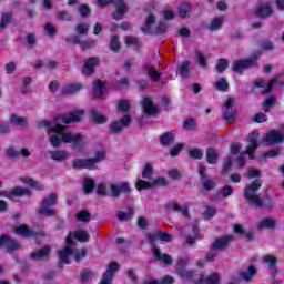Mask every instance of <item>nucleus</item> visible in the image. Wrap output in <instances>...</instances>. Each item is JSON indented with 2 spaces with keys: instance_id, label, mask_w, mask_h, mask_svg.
Returning a JSON list of instances; mask_svg holds the SVG:
<instances>
[{
  "instance_id": "nucleus-7",
  "label": "nucleus",
  "mask_w": 284,
  "mask_h": 284,
  "mask_svg": "<svg viewBox=\"0 0 284 284\" xmlns=\"http://www.w3.org/2000/svg\"><path fill=\"white\" fill-rule=\"evenodd\" d=\"M110 3H114L116 8L113 12V19H115V21H121L125 16V12H128V6L123 0H97V6H99V8H105V6H110Z\"/></svg>"
},
{
  "instance_id": "nucleus-45",
  "label": "nucleus",
  "mask_w": 284,
  "mask_h": 284,
  "mask_svg": "<svg viewBox=\"0 0 284 284\" xmlns=\"http://www.w3.org/2000/svg\"><path fill=\"white\" fill-rule=\"evenodd\" d=\"M216 90H220L221 92H227V89L230 88V84L227 83V80L225 78H221L215 82Z\"/></svg>"
},
{
  "instance_id": "nucleus-57",
  "label": "nucleus",
  "mask_w": 284,
  "mask_h": 284,
  "mask_svg": "<svg viewBox=\"0 0 284 284\" xmlns=\"http://www.w3.org/2000/svg\"><path fill=\"white\" fill-rule=\"evenodd\" d=\"M247 179H258L261 176V172L258 169H248L246 172Z\"/></svg>"
},
{
  "instance_id": "nucleus-41",
  "label": "nucleus",
  "mask_w": 284,
  "mask_h": 284,
  "mask_svg": "<svg viewBox=\"0 0 284 284\" xmlns=\"http://www.w3.org/2000/svg\"><path fill=\"white\" fill-rule=\"evenodd\" d=\"M105 92V87L103 85L102 82H100V80H97L94 82V87H93V94L97 99H99L103 93Z\"/></svg>"
},
{
  "instance_id": "nucleus-13",
  "label": "nucleus",
  "mask_w": 284,
  "mask_h": 284,
  "mask_svg": "<svg viewBox=\"0 0 284 284\" xmlns=\"http://www.w3.org/2000/svg\"><path fill=\"white\" fill-rule=\"evenodd\" d=\"M190 263L189 257H181L178 261V274L182 277L185 278V281H192V277L194 274L192 271H184L183 267H185Z\"/></svg>"
},
{
  "instance_id": "nucleus-4",
  "label": "nucleus",
  "mask_w": 284,
  "mask_h": 284,
  "mask_svg": "<svg viewBox=\"0 0 284 284\" xmlns=\"http://www.w3.org/2000/svg\"><path fill=\"white\" fill-rule=\"evenodd\" d=\"M261 185H263V181L260 179H256L254 182L248 184L244 191V196L251 203V205H254L255 207H261L262 202L261 197L256 194L258 190L261 189Z\"/></svg>"
},
{
  "instance_id": "nucleus-46",
  "label": "nucleus",
  "mask_w": 284,
  "mask_h": 284,
  "mask_svg": "<svg viewBox=\"0 0 284 284\" xmlns=\"http://www.w3.org/2000/svg\"><path fill=\"white\" fill-rule=\"evenodd\" d=\"M223 21H225V18L223 17H217V18H214L212 21H211V24H210V30H220L221 26H223Z\"/></svg>"
},
{
  "instance_id": "nucleus-38",
  "label": "nucleus",
  "mask_w": 284,
  "mask_h": 284,
  "mask_svg": "<svg viewBox=\"0 0 284 284\" xmlns=\"http://www.w3.org/2000/svg\"><path fill=\"white\" fill-rule=\"evenodd\" d=\"M144 74L150 77L151 81L156 82L161 79V73L150 67H144Z\"/></svg>"
},
{
  "instance_id": "nucleus-20",
  "label": "nucleus",
  "mask_w": 284,
  "mask_h": 284,
  "mask_svg": "<svg viewBox=\"0 0 284 284\" xmlns=\"http://www.w3.org/2000/svg\"><path fill=\"white\" fill-rule=\"evenodd\" d=\"M272 14V7L270 3L264 2L255 8V16L260 19H267Z\"/></svg>"
},
{
  "instance_id": "nucleus-50",
  "label": "nucleus",
  "mask_w": 284,
  "mask_h": 284,
  "mask_svg": "<svg viewBox=\"0 0 284 284\" xmlns=\"http://www.w3.org/2000/svg\"><path fill=\"white\" fill-rule=\"evenodd\" d=\"M83 187H84V192L87 194H90V192H92V190H94V180H92L90 178H85L84 183H83Z\"/></svg>"
},
{
  "instance_id": "nucleus-34",
  "label": "nucleus",
  "mask_w": 284,
  "mask_h": 284,
  "mask_svg": "<svg viewBox=\"0 0 284 284\" xmlns=\"http://www.w3.org/2000/svg\"><path fill=\"white\" fill-rule=\"evenodd\" d=\"M262 263H265L268 266L272 274H274V272H276V257H274V255H265L262 258Z\"/></svg>"
},
{
  "instance_id": "nucleus-44",
  "label": "nucleus",
  "mask_w": 284,
  "mask_h": 284,
  "mask_svg": "<svg viewBox=\"0 0 284 284\" xmlns=\"http://www.w3.org/2000/svg\"><path fill=\"white\" fill-rule=\"evenodd\" d=\"M134 214V209H129L128 211H120L118 213L119 221H130Z\"/></svg>"
},
{
  "instance_id": "nucleus-5",
  "label": "nucleus",
  "mask_w": 284,
  "mask_h": 284,
  "mask_svg": "<svg viewBox=\"0 0 284 284\" xmlns=\"http://www.w3.org/2000/svg\"><path fill=\"white\" fill-rule=\"evenodd\" d=\"M168 30V24L165 22H159L156 24V18L150 14L144 26H142V31L144 34H163Z\"/></svg>"
},
{
  "instance_id": "nucleus-47",
  "label": "nucleus",
  "mask_w": 284,
  "mask_h": 284,
  "mask_svg": "<svg viewBox=\"0 0 284 284\" xmlns=\"http://www.w3.org/2000/svg\"><path fill=\"white\" fill-rule=\"evenodd\" d=\"M174 283V278L170 275L164 276L163 281L158 280H150L148 282H144L143 284H172Z\"/></svg>"
},
{
  "instance_id": "nucleus-23",
  "label": "nucleus",
  "mask_w": 284,
  "mask_h": 284,
  "mask_svg": "<svg viewBox=\"0 0 284 284\" xmlns=\"http://www.w3.org/2000/svg\"><path fill=\"white\" fill-rule=\"evenodd\" d=\"M49 156L52 161L62 163L63 161H68V159H70V152L65 150H53L49 151Z\"/></svg>"
},
{
  "instance_id": "nucleus-59",
  "label": "nucleus",
  "mask_w": 284,
  "mask_h": 284,
  "mask_svg": "<svg viewBox=\"0 0 284 284\" xmlns=\"http://www.w3.org/2000/svg\"><path fill=\"white\" fill-rule=\"evenodd\" d=\"M10 14L9 13H3L1 21H0V30H3V28H6V26H8V23H10Z\"/></svg>"
},
{
  "instance_id": "nucleus-31",
  "label": "nucleus",
  "mask_w": 284,
  "mask_h": 284,
  "mask_svg": "<svg viewBox=\"0 0 284 284\" xmlns=\"http://www.w3.org/2000/svg\"><path fill=\"white\" fill-rule=\"evenodd\" d=\"M16 234H19L20 236L29 237V236H34V232L28 227V225L22 224L20 226L14 227Z\"/></svg>"
},
{
  "instance_id": "nucleus-12",
  "label": "nucleus",
  "mask_w": 284,
  "mask_h": 284,
  "mask_svg": "<svg viewBox=\"0 0 284 284\" xmlns=\"http://www.w3.org/2000/svg\"><path fill=\"white\" fill-rule=\"evenodd\" d=\"M3 185V182L0 181V187ZM31 191L26 187L16 186L10 193L6 191H0V196H6L7 199H12V196H30Z\"/></svg>"
},
{
  "instance_id": "nucleus-8",
  "label": "nucleus",
  "mask_w": 284,
  "mask_h": 284,
  "mask_svg": "<svg viewBox=\"0 0 284 284\" xmlns=\"http://www.w3.org/2000/svg\"><path fill=\"white\" fill-rule=\"evenodd\" d=\"M57 194L51 193L42 200V206L38 210L42 216H54L57 214Z\"/></svg>"
},
{
  "instance_id": "nucleus-17",
  "label": "nucleus",
  "mask_w": 284,
  "mask_h": 284,
  "mask_svg": "<svg viewBox=\"0 0 284 284\" xmlns=\"http://www.w3.org/2000/svg\"><path fill=\"white\" fill-rule=\"evenodd\" d=\"M234 105V98L226 99L224 103V120L232 121L236 116V111L232 108Z\"/></svg>"
},
{
  "instance_id": "nucleus-27",
  "label": "nucleus",
  "mask_w": 284,
  "mask_h": 284,
  "mask_svg": "<svg viewBox=\"0 0 284 284\" xmlns=\"http://www.w3.org/2000/svg\"><path fill=\"white\" fill-rule=\"evenodd\" d=\"M149 241L151 243H154V241H164L165 243H170V241H172V235L159 231L154 234H149Z\"/></svg>"
},
{
  "instance_id": "nucleus-63",
  "label": "nucleus",
  "mask_w": 284,
  "mask_h": 284,
  "mask_svg": "<svg viewBox=\"0 0 284 284\" xmlns=\"http://www.w3.org/2000/svg\"><path fill=\"white\" fill-rule=\"evenodd\" d=\"M78 10L81 17H88V14H90V7H88V4H81Z\"/></svg>"
},
{
  "instance_id": "nucleus-33",
  "label": "nucleus",
  "mask_w": 284,
  "mask_h": 284,
  "mask_svg": "<svg viewBox=\"0 0 284 284\" xmlns=\"http://www.w3.org/2000/svg\"><path fill=\"white\" fill-rule=\"evenodd\" d=\"M276 225V220L273 217H265L258 223L260 230H272Z\"/></svg>"
},
{
  "instance_id": "nucleus-35",
  "label": "nucleus",
  "mask_w": 284,
  "mask_h": 284,
  "mask_svg": "<svg viewBox=\"0 0 284 284\" xmlns=\"http://www.w3.org/2000/svg\"><path fill=\"white\" fill-rule=\"evenodd\" d=\"M24 185H30V187H33L34 190H43V184H40L34 179L30 176H24L20 179Z\"/></svg>"
},
{
  "instance_id": "nucleus-9",
  "label": "nucleus",
  "mask_w": 284,
  "mask_h": 284,
  "mask_svg": "<svg viewBox=\"0 0 284 284\" xmlns=\"http://www.w3.org/2000/svg\"><path fill=\"white\" fill-rule=\"evenodd\" d=\"M261 57V51H256L250 59L236 60L233 64V70L237 74H241L244 70L248 68H254L256 65V59Z\"/></svg>"
},
{
  "instance_id": "nucleus-22",
  "label": "nucleus",
  "mask_w": 284,
  "mask_h": 284,
  "mask_svg": "<svg viewBox=\"0 0 284 284\" xmlns=\"http://www.w3.org/2000/svg\"><path fill=\"white\" fill-rule=\"evenodd\" d=\"M99 65V58H89L84 65L82 67V74L85 77H90V74H94V67Z\"/></svg>"
},
{
  "instance_id": "nucleus-19",
  "label": "nucleus",
  "mask_w": 284,
  "mask_h": 284,
  "mask_svg": "<svg viewBox=\"0 0 284 284\" xmlns=\"http://www.w3.org/2000/svg\"><path fill=\"white\" fill-rule=\"evenodd\" d=\"M130 115H124L120 121H115L110 125L111 132L116 134L123 130V128H128L130 125Z\"/></svg>"
},
{
  "instance_id": "nucleus-36",
  "label": "nucleus",
  "mask_w": 284,
  "mask_h": 284,
  "mask_svg": "<svg viewBox=\"0 0 284 284\" xmlns=\"http://www.w3.org/2000/svg\"><path fill=\"white\" fill-rule=\"evenodd\" d=\"M10 123H12V125H19L20 128H23L24 125H28V119L17 114H11Z\"/></svg>"
},
{
  "instance_id": "nucleus-39",
  "label": "nucleus",
  "mask_w": 284,
  "mask_h": 284,
  "mask_svg": "<svg viewBox=\"0 0 284 284\" xmlns=\"http://www.w3.org/2000/svg\"><path fill=\"white\" fill-rule=\"evenodd\" d=\"M73 43H78L82 50H88L90 48H94L97 45V42L94 40L90 41H80L78 37L73 38Z\"/></svg>"
},
{
  "instance_id": "nucleus-61",
  "label": "nucleus",
  "mask_w": 284,
  "mask_h": 284,
  "mask_svg": "<svg viewBox=\"0 0 284 284\" xmlns=\"http://www.w3.org/2000/svg\"><path fill=\"white\" fill-rule=\"evenodd\" d=\"M44 30L47 34H50L51 37L57 34V28L52 23L44 24Z\"/></svg>"
},
{
  "instance_id": "nucleus-24",
  "label": "nucleus",
  "mask_w": 284,
  "mask_h": 284,
  "mask_svg": "<svg viewBox=\"0 0 284 284\" xmlns=\"http://www.w3.org/2000/svg\"><path fill=\"white\" fill-rule=\"evenodd\" d=\"M256 274H258V268L254 265H250L246 270L240 272L239 276L242 281L248 283V281H252Z\"/></svg>"
},
{
  "instance_id": "nucleus-64",
  "label": "nucleus",
  "mask_w": 284,
  "mask_h": 284,
  "mask_svg": "<svg viewBox=\"0 0 284 284\" xmlns=\"http://www.w3.org/2000/svg\"><path fill=\"white\" fill-rule=\"evenodd\" d=\"M187 12H190V4L184 3L180 7V17H187Z\"/></svg>"
},
{
  "instance_id": "nucleus-52",
  "label": "nucleus",
  "mask_w": 284,
  "mask_h": 284,
  "mask_svg": "<svg viewBox=\"0 0 284 284\" xmlns=\"http://www.w3.org/2000/svg\"><path fill=\"white\" fill-rule=\"evenodd\" d=\"M187 72H190V61H184L182 62L180 69H179V74L182 77H187Z\"/></svg>"
},
{
  "instance_id": "nucleus-16",
  "label": "nucleus",
  "mask_w": 284,
  "mask_h": 284,
  "mask_svg": "<svg viewBox=\"0 0 284 284\" xmlns=\"http://www.w3.org/2000/svg\"><path fill=\"white\" fill-rule=\"evenodd\" d=\"M142 108L144 114L148 116H156V114H159V106L154 105V103H152V99L150 98H144Z\"/></svg>"
},
{
  "instance_id": "nucleus-62",
  "label": "nucleus",
  "mask_w": 284,
  "mask_h": 284,
  "mask_svg": "<svg viewBox=\"0 0 284 284\" xmlns=\"http://www.w3.org/2000/svg\"><path fill=\"white\" fill-rule=\"evenodd\" d=\"M88 30H90V26L88 24L81 23V24H78L77 27L78 34H88Z\"/></svg>"
},
{
  "instance_id": "nucleus-28",
  "label": "nucleus",
  "mask_w": 284,
  "mask_h": 284,
  "mask_svg": "<svg viewBox=\"0 0 284 284\" xmlns=\"http://www.w3.org/2000/svg\"><path fill=\"white\" fill-rule=\"evenodd\" d=\"M50 256V248L49 246H44L31 254V258L33 261H43Z\"/></svg>"
},
{
  "instance_id": "nucleus-14",
  "label": "nucleus",
  "mask_w": 284,
  "mask_h": 284,
  "mask_svg": "<svg viewBox=\"0 0 284 284\" xmlns=\"http://www.w3.org/2000/svg\"><path fill=\"white\" fill-rule=\"evenodd\" d=\"M72 165L78 170H97V166H94V160H92L91 158L74 159L72 160Z\"/></svg>"
},
{
  "instance_id": "nucleus-30",
  "label": "nucleus",
  "mask_w": 284,
  "mask_h": 284,
  "mask_svg": "<svg viewBox=\"0 0 284 284\" xmlns=\"http://www.w3.org/2000/svg\"><path fill=\"white\" fill-rule=\"evenodd\" d=\"M153 256L156 261H163L166 265H171L172 263V257L168 254H162L156 246H153Z\"/></svg>"
},
{
  "instance_id": "nucleus-15",
  "label": "nucleus",
  "mask_w": 284,
  "mask_h": 284,
  "mask_svg": "<svg viewBox=\"0 0 284 284\" xmlns=\"http://www.w3.org/2000/svg\"><path fill=\"white\" fill-rule=\"evenodd\" d=\"M262 139L264 143H268V145H272L274 143H283L284 135L278 131H271L267 132Z\"/></svg>"
},
{
  "instance_id": "nucleus-29",
  "label": "nucleus",
  "mask_w": 284,
  "mask_h": 284,
  "mask_svg": "<svg viewBox=\"0 0 284 284\" xmlns=\"http://www.w3.org/2000/svg\"><path fill=\"white\" fill-rule=\"evenodd\" d=\"M221 281V276L219 273H213L211 275H202L199 280V284H219Z\"/></svg>"
},
{
  "instance_id": "nucleus-43",
  "label": "nucleus",
  "mask_w": 284,
  "mask_h": 284,
  "mask_svg": "<svg viewBox=\"0 0 284 284\" xmlns=\"http://www.w3.org/2000/svg\"><path fill=\"white\" fill-rule=\"evenodd\" d=\"M219 159V154L216 153V150L214 149H207L206 151V161L211 165H214L216 163V160Z\"/></svg>"
},
{
  "instance_id": "nucleus-32",
  "label": "nucleus",
  "mask_w": 284,
  "mask_h": 284,
  "mask_svg": "<svg viewBox=\"0 0 284 284\" xmlns=\"http://www.w3.org/2000/svg\"><path fill=\"white\" fill-rule=\"evenodd\" d=\"M73 236L77 239V241H80V243H85L90 240V234L83 229L75 230L73 232Z\"/></svg>"
},
{
  "instance_id": "nucleus-21",
  "label": "nucleus",
  "mask_w": 284,
  "mask_h": 284,
  "mask_svg": "<svg viewBox=\"0 0 284 284\" xmlns=\"http://www.w3.org/2000/svg\"><path fill=\"white\" fill-rule=\"evenodd\" d=\"M99 65V58H89L84 65L82 67V74L85 77H90V74H94V67Z\"/></svg>"
},
{
  "instance_id": "nucleus-51",
  "label": "nucleus",
  "mask_w": 284,
  "mask_h": 284,
  "mask_svg": "<svg viewBox=\"0 0 284 284\" xmlns=\"http://www.w3.org/2000/svg\"><path fill=\"white\" fill-rule=\"evenodd\" d=\"M189 155L191 159H203V150L196 148L190 149Z\"/></svg>"
},
{
  "instance_id": "nucleus-11",
  "label": "nucleus",
  "mask_w": 284,
  "mask_h": 284,
  "mask_svg": "<svg viewBox=\"0 0 284 284\" xmlns=\"http://www.w3.org/2000/svg\"><path fill=\"white\" fill-rule=\"evenodd\" d=\"M111 196H121V194H130V183L118 182L110 184Z\"/></svg>"
},
{
  "instance_id": "nucleus-53",
  "label": "nucleus",
  "mask_w": 284,
  "mask_h": 284,
  "mask_svg": "<svg viewBox=\"0 0 284 284\" xmlns=\"http://www.w3.org/2000/svg\"><path fill=\"white\" fill-rule=\"evenodd\" d=\"M110 48L113 50V52H119L120 43H119V37L118 36H112L111 41H110Z\"/></svg>"
},
{
  "instance_id": "nucleus-54",
  "label": "nucleus",
  "mask_w": 284,
  "mask_h": 284,
  "mask_svg": "<svg viewBox=\"0 0 284 284\" xmlns=\"http://www.w3.org/2000/svg\"><path fill=\"white\" fill-rule=\"evenodd\" d=\"M43 65H45V68H49V70H53V68H57V65H59L58 62L50 60L48 63L43 64L42 61H37L36 62V68H43Z\"/></svg>"
},
{
  "instance_id": "nucleus-26",
  "label": "nucleus",
  "mask_w": 284,
  "mask_h": 284,
  "mask_svg": "<svg viewBox=\"0 0 284 284\" xmlns=\"http://www.w3.org/2000/svg\"><path fill=\"white\" fill-rule=\"evenodd\" d=\"M83 90V83L81 82H71L63 87L62 92L64 94H77Z\"/></svg>"
},
{
  "instance_id": "nucleus-40",
  "label": "nucleus",
  "mask_w": 284,
  "mask_h": 284,
  "mask_svg": "<svg viewBox=\"0 0 284 284\" xmlns=\"http://www.w3.org/2000/svg\"><path fill=\"white\" fill-rule=\"evenodd\" d=\"M91 116H92V120L94 121V123H99V124L108 123V118L105 115L101 114L97 110L91 111Z\"/></svg>"
},
{
  "instance_id": "nucleus-10",
  "label": "nucleus",
  "mask_w": 284,
  "mask_h": 284,
  "mask_svg": "<svg viewBox=\"0 0 284 284\" xmlns=\"http://www.w3.org/2000/svg\"><path fill=\"white\" fill-rule=\"evenodd\" d=\"M275 85H284V74H281L278 77H276L275 79L271 80L268 83L265 82V80L258 78L254 81V84L256 85V88H264V90L262 91L263 94H267V92H272V88Z\"/></svg>"
},
{
  "instance_id": "nucleus-37",
  "label": "nucleus",
  "mask_w": 284,
  "mask_h": 284,
  "mask_svg": "<svg viewBox=\"0 0 284 284\" xmlns=\"http://www.w3.org/2000/svg\"><path fill=\"white\" fill-rule=\"evenodd\" d=\"M168 210L170 212H179L182 214V216H187V207L186 206H181L176 203H170L168 204Z\"/></svg>"
},
{
  "instance_id": "nucleus-49",
  "label": "nucleus",
  "mask_w": 284,
  "mask_h": 284,
  "mask_svg": "<svg viewBox=\"0 0 284 284\" xmlns=\"http://www.w3.org/2000/svg\"><path fill=\"white\" fill-rule=\"evenodd\" d=\"M75 217L81 223H88V221H90L91 219V215H90V212L88 211H80L77 213Z\"/></svg>"
},
{
  "instance_id": "nucleus-56",
  "label": "nucleus",
  "mask_w": 284,
  "mask_h": 284,
  "mask_svg": "<svg viewBox=\"0 0 284 284\" xmlns=\"http://www.w3.org/2000/svg\"><path fill=\"white\" fill-rule=\"evenodd\" d=\"M227 65H229L227 60L220 59L216 64L217 72H225V70H227Z\"/></svg>"
},
{
  "instance_id": "nucleus-6",
  "label": "nucleus",
  "mask_w": 284,
  "mask_h": 284,
  "mask_svg": "<svg viewBox=\"0 0 284 284\" xmlns=\"http://www.w3.org/2000/svg\"><path fill=\"white\" fill-rule=\"evenodd\" d=\"M256 148H258V131H254L250 135V145L246 148L245 152L240 153L235 160L239 168L245 165V154L248 155V159H254V150H256Z\"/></svg>"
},
{
  "instance_id": "nucleus-42",
  "label": "nucleus",
  "mask_w": 284,
  "mask_h": 284,
  "mask_svg": "<svg viewBox=\"0 0 284 284\" xmlns=\"http://www.w3.org/2000/svg\"><path fill=\"white\" fill-rule=\"evenodd\" d=\"M160 143L161 145H172V143H174V134L173 133H164L161 138H160Z\"/></svg>"
},
{
  "instance_id": "nucleus-1",
  "label": "nucleus",
  "mask_w": 284,
  "mask_h": 284,
  "mask_svg": "<svg viewBox=\"0 0 284 284\" xmlns=\"http://www.w3.org/2000/svg\"><path fill=\"white\" fill-rule=\"evenodd\" d=\"M83 119V111H73L69 114L58 115L54 123L50 120L38 121L40 130H47L49 142L52 148H61L62 143H69L71 150L83 152L85 148V136L79 132L65 131V126L70 123H79Z\"/></svg>"
},
{
  "instance_id": "nucleus-48",
  "label": "nucleus",
  "mask_w": 284,
  "mask_h": 284,
  "mask_svg": "<svg viewBox=\"0 0 284 284\" xmlns=\"http://www.w3.org/2000/svg\"><path fill=\"white\" fill-rule=\"evenodd\" d=\"M105 159V150L101 149L95 153L94 158H91V161H93V168H97V163H101Z\"/></svg>"
},
{
  "instance_id": "nucleus-60",
  "label": "nucleus",
  "mask_w": 284,
  "mask_h": 284,
  "mask_svg": "<svg viewBox=\"0 0 284 284\" xmlns=\"http://www.w3.org/2000/svg\"><path fill=\"white\" fill-rule=\"evenodd\" d=\"M185 130H196V122L192 119L185 120L183 123Z\"/></svg>"
},
{
  "instance_id": "nucleus-58",
  "label": "nucleus",
  "mask_w": 284,
  "mask_h": 284,
  "mask_svg": "<svg viewBox=\"0 0 284 284\" xmlns=\"http://www.w3.org/2000/svg\"><path fill=\"white\" fill-rule=\"evenodd\" d=\"M118 109L120 110V112H128V110H130V102H128L126 100H121L118 103Z\"/></svg>"
},
{
  "instance_id": "nucleus-3",
  "label": "nucleus",
  "mask_w": 284,
  "mask_h": 284,
  "mask_svg": "<svg viewBox=\"0 0 284 284\" xmlns=\"http://www.w3.org/2000/svg\"><path fill=\"white\" fill-rule=\"evenodd\" d=\"M152 170L154 166L150 163L145 164L142 171V178L149 179V181L138 180L135 183L136 190H151V187H159V185H166L168 180L163 176L152 178Z\"/></svg>"
},
{
  "instance_id": "nucleus-25",
  "label": "nucleus",
  "mask_w": 284,
  "mask_h": 284,
  "mask_svg": "<svg viewBox=\"0 0 284 284\" xmlns=\"http://www.w3.org/2000/svg\"><path fill=\"white\" fill-rule=\"evenodd\" d=\"M231 241H234V237L232 235H225L223 237H220L213 242V250H225L227 245H230Z\"/></svg>"
},
{
  "instance_id": "nucleus-55",
  "label": "nucleus",
  "mask_w": 284,
  "mask_h": 284,
  "mask_svg": "<svg viewBox=\"0 0 284 284\" xmlns=\"http://www.w3.org/2000/svg\"><path fill=\"white\" fill-rule=\"evenodd\" d=\"M216 214V209L212 207V206H206L205 211L203 212V217L204 219H213Z\"/></svg>"
},
{
  "instance_id": "nucleus-2",
  "label": "nucleus",
  "mask_w": 284,
  "mask_h": 284,
  "mask_svg": "<svg viewBox=\"0 0 284 284\" xmlns=\"http://www.w3.org/2000/svg\"><path fill=\"white\" fill-rule=\"evenodd\" d=\"M65 243L67 246L59 252L60 262L68 265L72 263V258H74V261H81V258H85V248L79 250L74 247L72 233L67 236Z\"/></svg>"
},
{
  "instance_id": "nucleus-18",
  "label": "nucleus",
  "mask_w": 284,
  "mask_h": 284,
  "mask_svg": "<svg viewBox=\"0 0 284 284\" xmlns=\"http://www.w3.org/2000/svg\"><path fill=\"white\" fill-rule=\"evenodd\" d=\"M0 247H4L7 252H14V250H19V243L7 235H2L0 236Z\"/></svg>"
}]
</instances>
